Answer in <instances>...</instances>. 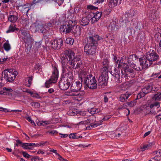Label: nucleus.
<instances>
[{
  "label": "nucleus",
  "instance_id": "37998d69",
  "mask_svg": "<svg viewBox=\"0 0 161 161\" xmlns=\"http://www.w3.org/2000/svg\"><path fill=\"white\" fill-rule=\"evenodd\" d=\"M22 154L23 156L26 158H31L32 157L30 155L25 152L23 151L22 152Z\"/></svg>",
  "mask_w": 161,
  "mask_h": 161
},
{
  "label": "nucleus",
  "instance_id": "7c9ffc66",
  "mask_svg": "<svg viewBox=\"0 0 161 161\" xmlns=\"http://www.w3.org/2000/svg\"><path fill=\"white\" fill-rule=\"evenodd\" d=\"M114 60L115 61L116 67L120 68L121 66L122 65V63H121L120 61L117 60V57L115 56H114Z\"/></svg>",
  "mask_w": 161,
  "mask_h": 161
},
{
  "label": "nucleus",
  "instance_id": "473e14b6",
  "mask_svg": "<svg viewBox=\"0 0 161 161\" xmlns=\"http://www.w3.org/2000/svg\"><path fill=\"white\" fill-rule=\"evenodd\" d=\"M69 138L73 139H78L82 138V136L78 135L76 133H71L69 135Z\"/></svg>",
  "mask_w": 161,
  "mask_h": 161
},
{
  "label": "nucleus",
  "instance_id": "052dcab7",
  "mask_svg": "<svg viewBox=\"0 0 161 161\" xmlns=\"http://www.w3.org/2000/svg\"><path fill=\"white\" fill-rule=\"evenodd\" d=\"M48 132L50 134H53V135L54 134H57L58 133L57 131L55 130L48 131Z\"/></svg>",
  "mask_w": 161,
  "mask_h": 161
},
{
  "label": "nucleus",
  "instance_id": "864d4df0",
  "mask_svg": "<svg viewBox=\"0 0 161 161\" xmlns=\"http://www.w3.org/2000/svg\"><path fill=\"white\" fill-rule=\"evenodd\" d=\"M46 27H45L46 29L48 30V31L50 29L49 28L51 27L52 26V24L50 23H47V25L45 26Z\"/></svg>",
  "mask_w": 161,
  "mask_h": 161
},
{
  "label": "nucleus",
  "instance_id": "72a5a7b5",
  "mask_svg": "<svg viewBox=\"0 0 161 161\" xmlns=\"http://www.w3.org/2000/svg\"><path fill=\"white\" fill-rule=\"evenodd\" d=\"M85 94V92L84 91H80L79 92V93H71L70 94V96H77L78 97H80V96H83Z\"/></svg>",
  "mask_w": 161,
  "mask_h": 161
},
{
  "label": "nucleus",
  "instance_id": "0e129e2a",
  "mask_svg": "<svg viewBox=\"0 0 161 161\" xmlns=\"http://www.w3.org/2000/svg\"><path fill=\"white\" fill-rule=\"evenodd\" d=\"M50 151L51 152H53L55 153L57 155H58V153H57V151L56 150H54L52 148L50 149Z\"/></svg>",
  "mask_w": 161,
  "mask_h": 161
},
{
  "label": "nucleus",
  "instance_id": "393cba45",
  "mask_svg": "<svg viewBox=\"0 0 161 161\" xmlns=\"http://www.w3.org/2000/svg\"><path fill=\"white\" fill-rule=\"evenodd\" d=\"M33 145H35V144L25 143L22 144L21 147L25 149H33Z\"/></svg>",
  "mask_w": 161,
  "mask_h": 161
},
{
  "label": "nucleus",
  "instance_id": "a19ab883",
  "mask_svg": "<svg viewBox=\"0 0 161 161\" xmlns=\"http://www.w3.org/2000/svg\"><path fill=\"white\" fill-rule=\"evenodd\" d=\"M136 102L135 100L128 102L127 103L128 105L130 107H133L136 104Z\"/></svg>",
  "mask_w": 161,
  "mask_h": 161
},
{
  "label": "nucleus",
  "instance_id": "f8f14e48",
  "mask_svg": "<svg viewBox=\"0 0 161 161\" xmlns=\"http://www.w3.org/2000/svg\"><path fill=\"white\" fill-rule=\"evenodd\" d=\"M63 40L61 38L57 40H53L51 42V46L54 49H58L63 45Z\"/></svg>",
  "mask_w": 161,
  "mask_h": 161
},
{
  "label": "nucleus",
  "instance_id": "9b49d317",
  "mask_svg": "<svg viewBox=\"0 0 161 161\" xmlns=\"http://www.w3.org/2000/svg\"><path fill=\"white\" fill-rule=\"evenodd\" d=\"M153 89L152 86L149 85L145 86L142 89V92H140L137 95L136 99H139L141 97L150 92Z\"/></svg>",
  "mask_w": 161,
  "mask_h": 161
},
{
  "label": "nucleus",
  "instance_id": "c85d7f7f",
  "mask_svg": "<svg viewBox=\"0 0 161 161\" xmlns=\"http://www.w3.org/2000/svg\"><path fill=\"white\" fill-rule=\"evenodd\" d=\"M3 47L4 50L7 51H8L11 49V46L10 44L9 43L8 40L6 42L4 43Z\"/></svg>",
  "mask_w": 161,
  "mask_h": 161
},
{
  "label": "nucleus",
  "instance_id": "49530a36",
  "mask_svg": "<svg viewBox=\"0 0 161 161\" xmlns=\"http://www.w3.org/2000/svg\"><path fill=\"white\" fill-rule=\"evenodd\" d=\"M87 8L88 9L92 10H96L98 8L97 7H95L92 5H87Z\"/></svg>",
  "mask_w": 161,
  "mask_h": 161
},
{
  "label": "nucleus",
  "instance_id": "603ef678",
  "mask_svg": "<svg viewBox=\"0 0 161 161\" xmlns=\"http://www.w3.org/2000/svg\"><path fill=\"white\" fill-rule=\"evenodd\" d=\"M49 122L48 121H42L40 123V124L43 126H45L47 125H48Z\"/></svg>",
  "mask_w": 161,
  "mask_h": 161
},
{
  "label": "nucleus",
  "instance_id": "774afa93",
  "mask_svg": "<svg viewBox=\"0 0 161 161\" xmlns=\"http://www.w3.org/2000/svg\"><path fill=\"white\" fill-rule=\"evenodd\" d=\"M54 89L52 88L49 89L48 90V92L50 94L53 93L54 92Z\"/></svg>",
  "mask_w": 161,
  "mask_h": 161
},
{
  "label": "nucleus",
  "instance_id": "58836bf2",
  "mask_svg": "<svg viewBox=\"0 0 161 161\" xmlns=\"http://www.w3.org/2000/svg\"><path fill=\"white\" fill-rule=\"evenodd\" d=\"M127 15L128 16H133L134 15V11L132 9H130L126 12Z\"/></svg>",
  "mask_w": 161,
  "mask_h": 161
},
{
  "label": "nucleus",
  "instance_id": "cd10ccee",
  "mask_svg": "<svg viewBox=\"0 0 161 161\" xmlns=\"http://www.w3.org/2000/svg\"><path fill=\"white\" fill-rule=\"evenodd\" d=\"M101 110L100 109L96 108H92L88 109V112L92 114L98 113Z\"/></svg>",
  "mask_w": 161,
  "mask_h": 161
},
{
  "label": "nucleus",
  "instance_id": "9d476101",
  "mask_svg": "<svg viewBox=\"0 0 161 161\" xmlns=\"http://www.w3.org/2000/svg\"><path fill=\"white\" fill-rule=\"evenodd\" d=\"M72 26L69 21H66L61 26L60 31L62 32H65L66 34L69 33L71 32Z\"/></svg>",
  "mask_w": 161,
  "mask_h": 161
},
{
  "label": "nucleus",
  "instance_id": "ea45409f",
  "mask_svg": "<svg viewBox=\"0 0 161 161\" xmlns=\"http://www.w3.org/2000/svg\"><path fill=\"white\" fill-rule=\"evenodd\" d=\"M90 17V20L92 24H93L98 20L94 16H92Z\"/></svg>",
  "mask_w": 161,
  "mask_h": 161
},
{
  "label": "nucleus",
  "instance_id": "4d7b16f0",
  "mask_svg": "<svg viewBox=\"0 0 161 161\" xmlns=\"http://www.w3.org/2000/svg\"><path fill=\"white\" fill-rule=\"evenodd\" d=\"M111 117V115H107L105 116L103 119V120H107Z\"/></svg>",
  "mask_w": 161,
  "mask_h": 161
},
{
  "label": "nucleus",
  "instance_id": "bb28decb",
  "mask_svg": "<svg viewBox=\"0 0 161 161\" xmlns=\"http://www.w3.org/2000/svg\"><path fill=\"white\" fill-rule=\"evenodd\" d=\"M119 68H114L113 71H111L112 73H113V75L115 78H118L120 76V71L119 69Z\"/></svg>",
  "mask_w": 161,
  "mask_h": 161
},
{
  "label": "nucleus",
  "instance_id": "2eb2a0df",
  "mask_svg": "<svg viewBox=\"0 0 161 161\" xmlns=\"http://www.w3.org/2000/svg\"><path fill=\"white\" fill-rule=\"evenodd\" d=\"M82 84L79 81H77L75 83L73 84L70 87V90L72 92H77L81 88Z\"/></svg>",
  "mask_w": 161,
  "mask_h": 161
},
{
  "label": "nucleus",
  "instance_id": "c9c22d12",
  "mask_svg": "<svg viewBox=\"0 0 161 161\" xmlns=\"http://www.w3.org/2000/svg\"><path fill=\"white\" fill-rule=\"evenodd\" d=\"M161 98V93H158L154 95L153 99L155 100H159Z\"/></svg>",
  "mask_w": 161,
  "mask_h": 161
},
{
  "label": "nucleus",
  "instance_id": "a18cd8bd",
  "mask_svg": "<svg viewBox=\"0 0 161 161\" xmlns=\"http://www.w3.org/2000/svg\"><path fill=\"white\" fill-rule=\"evenodd\" d=\"M103 66L108 67L109 62L107 59H104L103 62Z\"/></svg>",
  "mask_w": 161,
  "mask_h": 161
},
{
  "label": "nucleus",
  "instance_id": "a878e982",
  "mask_svg": "<svg viewBox=\"0 0 161 161\" xmlns=\"http://www.w3.org/2000/svg\"><path fill=\"white\" fill-rule=\"evenodd\" d=\"M3 90L5 93V95L8 96H12L13 92V90L9 87H4L3 88Z\"/></svg>",
  "mask_w": 161,
  "mask_h": 161
},
{
  "label": "nucleus",
  "instance_id": "1a4fd4ad",
  "mask_svg": "<svg viewBox=\"0 0 161 161\" xmlns=\"http://www.w3.org/2000/svg\"><path fill=\"white\" fill-rule=\"evenodd\" d=\"M20 32L21 37L24 42L28 45L31 44L32 42V39L30 34L25 30H22Z\"/></svg>",
  "mask_w": 161,
  "mask_h": 161
},
{
  "label": "nucleus",
  "instance_id": "0eeeda50",
  "mask_svg": "<svg viewBox=\"0 0 161 161\" xmlns=\"http://www.w3.org/2000/svg\"><path fill=\"white\" fill-rule=\"evenodd\" d=\"M2 73L4 75V78L8 82L13 81L17 75L15 73L12 72L11 69L5 70Z\"/></svg>",
  "mask_w": 161,
  "mask_h": 161
},
{
  "label": "nucleus",
  "instance_id": "ddd939ff",
  "mask_svg": "<svg viewBox=\"0 0 161 161\" xmlns=\"http://www.w3.org/2000/svg\"><path fill=\"white\" fill-rule=\"evenodd\" d=\"M108 76H104L103 75L100 76L98 79V85L99 86L104 87L106 86L107 84V80Z\"/></svg>",
  "mask_w": 161,
  "mask_h": 161
},
{
  "label": "nucleus",
  "instance_id": "5701e85b",
  "mask_svg": "<svg viewBox=\"0 0 161 161\" xmlns=\"http://www.w3.org/2000/svg\"><path fill=\"white\" fill-rule=\"evenodd\" d=\"M121 0H110L109 2L108 6L110 8H112L117 5L118 3H120Z\"/></svg>",
  "mask_w": 161,
  "mask_h": 161
},
{
  "label": "nucleus",
  "instance_id": "6e6d98bb",
  "mask_svg": "<svg viewBox=\"0 0 161 161\" xmlns=\"http://www.w3.org/2000/svg\"><path fill=\"white\" fill-rule=\"evenodd\" d=\"M160 74V73H153L151 75V76L152 77H153L154 78L158 77L159 76L158 75H159Z\"/></svg>",
  "mask_w": 161,
  "mask_h": 161
},
{
  "label": "nucleus",
  "instance_id": "a211bd4d",
  "mask_svg": "<svg viewBox=\"0 0 161 161\" xmlns=\"http://www.w3.org/2000/svg\"><path fill=\"white\" fill-rule=\"evenodd\" d=\"M90 17V14H89V13H88L86 17L82 18L80 22V25L84 26L88 25L89 22Z\"/></svg>",
  "mask_w": 161,
  "mask_h": 161
},
{
  "label": "nucleus",
  "instance_id": "f257e3e1",
  "mask_svg": "<svg viewBox=\"0 0 161 161\" xmlns=\"http://www.w3.org/2000/svg\"><path fill=\"white\" fill-rule=\"evenodd\" d=\"M75 53L71 50H66L65 53L61 56V63L62 64V75L65 80L70 83L73 79L72 72L67 68L71 67L74 69L81 70L83 68L82 61L75 57Z\"/></svg>",
  "mask_w": 161,
  "mask_h": 161
},
{
  "label": "nucleus",
  "instance_id": "aec40b11",
  "mask_svg": "<svg viewBox=\"0 0 161 161\" xmlns=\"http://www.w3.org/2000/svg\"><path fill=\"white\" fill-rule=\"evenodd\" d=\"M35 28L36 31L40 33H46L47 31H48V30L46 29L43 25H36L35 26Z\"/></svg>",
  "mask_w": 161,
  "mask_h": 161
},
{
  "label": "nucleus",
  "instance_id": "20e7f679",
  "mask_svg": "<svg viewBox=\"0 0 161 161\" xmlns=\"http://www.w3.org/2000/svg\"><path fill=\"white\" fill-rule=\"evenodd\" d=\"M84 83L86 86L91 89H95L97 88V84L95 77L92 75H87L84 79Z\"/></svg>",
  "mask_w": 161,
  "mask_h": 161
},
{
  "label": "nucleus",
  "instance_id": "4be33fe9",
  "mask_svg": "<svg viewBox=\"0 0 161 161\" xmlns=\"http://www.w3.org/2000/svg\"><path fill=\"white\" fill-rule=\"evenodd\" d=\"M109 28L112 31H116L119 28L118 23L115 21H112L109 25Z\"/></svg>",
  "mask_w": 161,
  "mask_h": 161
},
{
  "label": "nucleus",
  "instance_id": "69168bd1",
  "mask_svg": "<svg viewBox=\"0 0 161 161\" xmlns=\"http://www.w3.org/2000/svg\"><path fill=\"white\" fill-rule=\"evenodd\" d=\"M59 135H61V138H65L68 136V135L67 134H63L61 133H59Z\"/></svg>",
  "mask_w": 161,
  "mask_h": 161
},
{
  "label": "nucleus",
  "instance_id": "de8ad7c7",
  "mask_svg": "<svg viewBox=\"0 0 161 161\" xmlns=\"http://www.w3.org/2000/svg\"><path fill=\"white\" fill-rule=\"evenodd\" d=\"M152 159L156 161H159L161 160V156L158 155H156V156L152 158Z\"/></svg>",
  "mask_w": 161,
  "mask_h": 161
},
{
  "label": "nucleus",
  "instance_id": "f03ea898",
  "mask_svg": "<svg viewBox=\"0 0 161 161\" xmlns=\"http://www.w3.org/2000/svg\"><path fill=\"white\" fill-rule=\"evenodd\" d=\"M87 43L84 47V52L89 55L95 54L96 51V41L92 37H88L87 38Z\"/></svg>",
  "mask_w": 161,
  "mask_h": 161
},
{
  "label": "nucleus",
  "instance_id": "423d86ee",
  "mask_svg": "<svg viewBox=\"0 0 161 161\" xmlns=\"http://www.w3.org/2000/svg\"><path fill=\"white\" fill-rule=\"evenodd\" d=\"M58 73L57 69L55 67H53V71L52 72V75L51 78L45 83V85L48 88L50 85L56 82L58 78Z\"/></svg>",
  "mask_w": 161,
  "mask_h": 161
},
{
  "label": "nucleus",
  "instance_id": "6ab92c4d",
  "mask_svg": "<svg viewBox=\"0 0 161 161\" xmlns=\"http://www.w3.org/2000/svg\"><path fill=\"white\" fill-rule=\"evenodd\" d=\"M130 95L131 94L128 92H126L125 93L121 94L120 95L118 100L122 102H126Z\"/></svg>",
  "mask_w": 161,
  "mask_h": 161
},
{
  "label": "nucleus",
  "instance_id": "412c9836",
  "mask_svg": "<svg viewBox=\"0 0 161 161\" xmlns=\"http://www.w3.org/2000/svg\"><path fill=\"white\" fill-rule=\"evenodd\" d=\"M13 14V15H10L8 17V21L12 23L15 22L18 18V14L17 12L14 11Z\"/></svg>",
  "mask_w": 161,
  "mask_h": 161
},
{
  "label": "nucleus",
  "instance_id": "8fccbe9b",
  "mask_svg": "<svg viewBox=\"0 0 161 161\" xmlns=\"http://www.w3.org/2000/svg\"><path fill=\"white\" fill-rule=\"evenodd\" d=\"M122 77L123 78L122 76L121 77H119L117 78H118L117 80V82L118 83H121L124 82L123 78L122 79Z\"/></svg>",
  "mask_w": 161,
  "mask_h": 161
},
{
  "label": "nucleus",
  "instance_id": "c03bdc74",
  "mask_svg": "<svg viewBox=\"0 0 161 161\" xmlns=\"http://www.w3.org/2000/svg\"><path fill=\"white\" fill-rule=\"evenodd\" d=\"M88 37H93L96 41V44L97 43V40H100L101 38V37H100L99 36L97 35L94 36H90Z\"/></svg>",
  "mask_w": 161,
  "mask_h": 161
},
{
  "label": "nucleus",
  "instance_id": "f3484780",
  "mask_svg": "<svg viewBox=\"0 0 161 161\" xmlns=\"http://www.w3.org/2000/svg\"><path fill=\"white\" fill-rule=\"evenodd\" d=\"M71 32L76 36L80 35L81 34L80 26L76 25H73Z\"/></svg>",
  "mask_w": 161,
  "mask_h": 161
},
{
  "label": "nucleus",
  "instance_id": "3c124183",
  "mask_svg": "<svg viewBox=\"0 0 161 161\" xmlns=\"http://www.w3.org/2000/svg\"><path fill=\"white\" fill-rule=\"evenodd\" d=\"M31 160L32 161H39V157L38 156H35L34 157H31Z\"/></svg>",
  "mask_w": 161,
  "mask_h": 161
},
{
  "label": "nucleus",
  "instance_id": "5fc2aeb1",
  "mask_svg": "<svg viewBox=\"0 0 161 161\" xmlns=\"http://www.w3.org/2000/svg\"><path fill=\"white\" fill-rule=\"evenodd\" d=\"M32 103L34 104V106L35 108H39L40 107V104L37 102H32Z\"/></svg>",
  "mask_w": 161,
  "mask_h": 161
},
{
  "label": "nucleus",
  "instance_id": "79ce46f5",
  "mask_svg": "<svg viewBox=\"0 0 161 161\" xmlns=\"http://www.w3.org/2000/svg\"><path fill=\"white\" fill-rule=\"evenodd\" d=\"M26 92L29 94H30L33 97H37L39 96L38 94L34 93L32 92V91L29 90H27L26 91Z\"/></svg>",
  "mask_w": 161,
  "mask_h": 161
},
{
  "label": "nucleus",
  "instance_id": "680f3d73",
  "mask_svg": "<svg viewBox=\"0 0 161 161\" xmlns=\"http://www.w3.org/2000/svg\"><path fill=\"white\" fill-rule=\"evenodd\" d=\"M0 111H3L5 112H7L8 111V109L6 108H4L3 107H0Z\"/></svg>",
  "mask_w": 161,
  "mask_h": 161
},
{
  "label": "nucleus",
  "instance_id": "2f4dec72",
  "mask_svg": "<svg viewBox=\"0 0 161 161\" xmlns=\"http://www.w3.org/2000/svg\"><path fill=\"white\" fill-rule=\"evenodd\" d=\"M18 29L15 27V25H11L9 27L8 30L7 31L6 33H8L10 32H13L15 30H17Z\"/></svg>",
  "mask_w": 161,
  "mask_h": 161
},
{
  "label": "nucleus",
  "instance_id": "4c0bfd02",
  "mask_svg": "<svg viewBox=\"0 0 161 161\" xmlns=\"http://www.w3.org/2000/svg\"><path fill=\"white\" fill-rule=\"evenodd\" d=\"M152 143H150L147 144V145H144L141 147V149L142 151H144L146 149L150 148L152 146Z\"/></svg>",
  "mask_w": 161,
  "mask_h": 161
},
{
  "label": "nucleus",
  "instance_id": "e433bc0d",
  "mask_svg": "<svg viewBox=\"0 0 161 161\" xmlns=\"http://www.w3.org/2000/svg\"><path fill=\"white\" fill-rule=\"evenodd\" d=\"M74 42V40L73 38L70 37L67 38L65 41L66 43L70 45H73Z\"/></svg>",
  "mask_w": 161,
  "mask_h": 161
},
{
  "label": "nucleus",
  "instance_id": "4468645a",
  "mask_svg": "<svg viewBox=\"0 0 161 161\" xmlns=\"http://www.w3.org/2000/svg\"><path fill=\"white\" fill-rule=\"evenodd\" d=\"M70 85V83L65 80L64 78L61 79L58 84L59 87L62 90H65L67 89Z\"/></svg>",
  "mask_w": 161,
  "mask_h": 161
},
{
  "label": "nucleus",
  "instance_id": "dca6fc26",
  "mask_svg": "<svg viewBox=\"0 0 161 161\" xmlns=\"http://www.w3.org/2000/svg\"><path fill=\"white\" fill-rule=\"evenodd\" d=\"M90 125L86 127L87 129H89L90 128H94L97 127L98 125H101V123H94L96 121V117L92 115L88 119Z\"/></svg>",
  "mask_w": 161,
  "mask_h": 161
},
{
  "label": "nucleus",
  "instance_id": "09e8293b",
  "mask_svg": "<svg viewBox=\"0 0 161 161\" xmlns=\"http://www.w3.org/2000/svg\"><path fill=\"white\" fill-rule=\"evenodd\" d=\"M28 85L27 86L28 87H30L31 83H32V76H29L28 77Z\"/></svg>",
  "mask_w": 161,
  "mask_h": 161
},
{
  "label": "nucleus",
  "instance_id": "b1692460",
  "mask_svg": "<svg viewBox=\"0 0 161 161\" xmlns=\"http://www.w3.org/2000/svg\"><path fill=\"white\" fill-rule=\"evenodd\" d=\"M89 14L90 15H90L91 17L92 16H94L99 20L101 18L103 13L102 12H98V11H96L94 12L93 13H90Z\"/></svg>",
  "mask_w": 161,
  "mask_h": 161
},
{
  "label": "nucleus",
  "instance_id": "39448f33",
  "mask_svg": "<svg viewBox=\"0 0 161 161\" xmlns=\"http://www.w3.org/2000/svg\"><path fill=\"white\" fill-rule=\"evenodd\" d=\"M139 64H135L134 63L131 64V66L132 68L136 71H141L144 68H147L149 67L150 64H146L147 62L144 60L142 58H139Z\"/></svg>",
  "mask_w": 161,
  "mask_h": 161
},
{
  "label": "nucleus",
  "instance_id": "e2e57ef3",
  "mask_svg": "<svg viewBox=\"0 0 161 161\" xmlns=\"http://www.w3.org/2000/svg\"><path fill=\"white\" fill-rule=\"evenodd\" d=\"M103 101L105 103H107L108 101V98L106 95L104 96Z\"/></svg>",
  "mask_w": 161,
  "mask_h": 161
},
{
  "label": "nucleus",
  "instance_id": "f704fd0d",
  "mask_svg": "<svg viewBox=\"0 0 161 161\" xmlns=\"http://www.w3.org/2000/svg\"><path fill=\"white\" fill-rule=\"evenodd\" d=\"M160 103L158 102H155L152 103L150 106L151 108H152L154 107H156L157 108H158L160 107Z\"/></svg>",
  "mask_w": 161,
  "mask_h": 161
},
{
  "label": "nucleus",
  "instance_id": "bf43d9fd",
  "mask_svg": "<svg viewBox=\"0 0 161 161\" xmlns=\"http://www.w3.org/2000/svg\"><path fill=\"white\" fill-rule=\"evenodd\" d=\"M40 67V65L39 64H36L35 66L34 69L36 70L39 69Z\"/></svg>",
  "mask_w": 161,
  "mask_h": 161
},
{
  "label": "nucleus",
  "instance_id": "6e6552de",
  "mask_svg": "<svg viewBox=\"0 0 161 161\" xmlns=\"http://www.w3.org/2000/svg\"><path fill=\"white\" fill-rule=\"evenodd\" d=\"M121 73L123 77H129L132 78L136 75V72L132 69L127 67L123 69Z\"/></svg>",
  "mask_w": 161,
  "mask_h": 161
},
{
  "label": "nucleus",
  "instance_id": "13d9d810",
  "mask_svg": "<svg viewBox=\"0 0 161 161\" xmlns=\"http://www.w3.org/2000/svg\"><path fill=\"white\" fill-rule=\"evenodd\" d=\"M154 153H155V154L156 155H158L161 156V150L159 149L158 151H155L153 152Z\"/></svg>",
  "mask_w": 161,
  "mask_h": 161
},
{
  "label": "nucleus",
  "instance_id": "338daca9",
  "mask_svg": "<svg viewBox=\"0 0 161 161\" xmlns=\"http://www.w3.org/2000/svg\"><path fill=\"white\" fill-rule=\"evenodd\" d=\"M58 156V158L60 161H63L64 159L59 154L57 155Z\"/></svg>",
  "mask_w": 161,
  "mask_h": 161
},
{
  "label": "nucleus",
  "instance_id": "7ed1b4c3",
  "mask_svg": "<svg viewBox=\"0 0 161 161\" xmlns=\"http://www.w3.org/2000/svg\"><path fill=\"white\" fill-rule=\"evenodd\" d=\"M159 55L155 51L151 50L147 53L146 57H143L142 58L146 61V64H150V66L152 64V62L157 60L159 59Z\"/></svg>",
  "mask_w": 161,
  "mask_h": 161
},
{
  "label": "nucleus",
  "instance_id": "c756f323",
  "mask_svg": "<svg viewBox=\"0 0 161 161\" xmlns=\"http://www.w3.org/2000/svg\"><path fill=\"white\" fill-rule=\"evenodd\" d=\"M108 67H105L103 66V68L101 69V72L102 74L101 75H103V76H108Z\"/></svg>",
  "mask_w": 161,
  "mask_h": 161
}]
</instances>
